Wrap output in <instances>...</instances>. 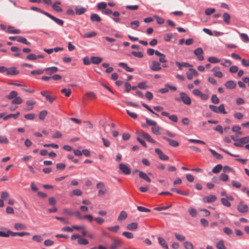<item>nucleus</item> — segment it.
<instances>
[{"mask_svg": "<svg viewBox=\"0 0 249 249\" xmlns=\"http://www.w3.org/2000/svg\"><path fill=\"white\" fill-rule=\"evenodd\" d=\"M9 143V140L4 136H0V143L1 144H8Z\"/></svg>", "mask_w": 249, "mask_h": 249, "instance_id": "obj_45", "label": "nucleus"}, {"mask_svg": "<svg viewBox=\"0 0 249 249\" xmlns=\"http://www.w3.org/2000/svg\"><path fill=\"white\" fill-rule=\"evenodd\" d=\"M36 115L34 113L27 114L24 115V118L27 120H32L35 118Z\"/></svg>", "mask_w": 249, "mask_h": 249, "instance_id": "obj_53", "label": "nucleus"}, {"mask_svg": "<svg viewBox=\"0 0 249 249\" xmlns=\"http://www.w3.org/2000/svg\"><path fill=\"white\" fill-rule=\"evenodd\" d=\"M130 25L132 29H135L137 27H138L139 26L140 23L139 21L135 20L131 22Z\"/></svg>", "mask_w": 249, "mask_h": 249, "instance_id": "obj_51", "label": "nucleus"}, {"mask_svg": "<svg viewBox=\"0 0 249 249\" xmlns=\"http://www.w3.org/2000/svg\"><path fill=\"white\" fill-rule=\"evenodd\" d=\"M119 66L120 67H123L126 70V71L128 72H132L134 71V69L133 68L129 67L126 63L124 62H121L119 63Z\"/></svg>", "mask_w": 249, "mask_h": 249, "instance_id": "obj_25", "label": "nucleus"}, {"mask_svg": "<svg viewBox=\"0 0 249 249\" xmlns=\"http://www.w3.org/2000/svg\"><path fill=\"white\" fill-rule=\"evenodd\" d=\"M131 54L134 56L139 58H142L143 56V54L141 52L132 51L131 52Z\"/></svg>", "mask_w": 249, "mask_h": 249, "instance_id": "obj_49", "label": "nucleus"}, {"mask_svg": "<svg viewBox=\"0 0 249 249\" xmlns=\"http://www.w3.org/2000/svg\"><path fill=\"white\" fill-rule=\"evenodd\" d=\"M229 177L228 176L224 173H222L220 175V179L223 181H226L228 180Z\"/></svg>", "mask_w": 249, "mask_h": 249, "instance_id": "obj_61", "label": "nucleus"}, {"mask_svg": "<svg viewBox=\"0 0 249 249\" xmlns=\"http://www.w3.org/2000/svg\"><path fill=\"white\" fill-rule=\"evenodd\" d=\"M44 71L46 72L48 75H52V74L58 71V68L56 67H52L46 68Z\"/></svg>", "mask_w": 249, "mask_h": 249, "instance_id": "obj_10", "label": "nucleus"}, {"mask_svg": "<svg viewBox=\"0 0 249 249\" xmlns=\"http://www.w3.org/2000/svg\"><path fill=\"white\" fill-rule=\"evenodd\" d=\"M30 235V233L29 232H27L23 231V232H13L10 231V235H11L12 236H19L20 237H22L23 236H25V235L28 236Z\"/></svg>", "mask_w": 249, "mask_h": 249, "instance_id": "obj_16", "label": "nucleus"}, {"mask_svg": "<svg viewBox=\"0 0 249 249\" xmlns=\"http://www.w3.org/2000/svg\"><path fill=\"white\" fill-rule=\"evenodd\" d=\"M163 139L167 141L168 142L169 144L172 146L177 147L179 145V143L177 141L172 140L166 137H163Z\"/></svg>", "mask_w": 249, "mask_h": 249, "instance_id": "obj_13", "label": "nucleus"}, {"mask_svg": "<svg viewBox=\"0 0 249 249\" xmlns=\"http://www.w3.org/2000/svg\"><path fill=\"white\" fill-rule=\"evenodd\" d=\"M127 217V213L125 211H123L120 213L118 217V220L121 221L123 220L126 219Z\"/></svg>", "mask_w": 249, "mask_h": 249, "instance_id": "obj_29", "label": "nucleus"}, {"mask_svg": "<svg viewBox=\"0 0 249 249\" xmlns=\"http://www.w3.org/2000/svg\"><path fill=\"white\" fill-rule=\"evenodd\" d=\"M160 127L157 124L153 126L151 128L152 132L156 135H160L161 133Z\"/></svg>", "mask_w": 249, "mask_h": 249, "instance_id": "obj_22", "label": "nucleus"}, {"mask_svg": "<svg viewBox=\"0 0 249 249\" xmlns=\"http://www.w3.org/2000/svg\"><path fill=\"white\" fill-rule=\"evenodd\" d=\"M224 21L227 24L230 23L231 16L228 13H224L223 15Z\"/></svg>", "mask_w": 249, "mask_h": 249, "instance_id": "obj_27", "label": "nucleus"}, {"mask_svg": "<svg viewBox=\"0 0 249 249\" xmlns=\"http://www.w3.org/2000/svg\"><path fill=\"white\" fill-rule=\"evenodd\" d=\"M60 4H61L60 1H56L53 4L52 8L54 11H55L56 12H61L63 11V10L60 7H59L58 6V5H60Z\"/></svg>", "mask_w": 249, "mask_h": 249, "instance_id": "obj_18", "label": "nucleus"}, {"mask_svg": "<svg viewBox=\"0 0 249 249\" xmlns=\"http://www.w3.org/2000/svg\"><path fill=\"white\" fill-rule=\"evenodd\" d=\"M137 87L141 89H146L149 87L148 83L147 81L139 83L138 84Z\"/></svg>", "mask_w": 249, "mask_h": 249, "instance_id": "obj_21", "label": "nucleus"}, {"mask_svg": "<svg viewBox=\"0 0 249 249\" xmlns=\"http://www.w3.org/2000/svg\"><path fill=\"white\" fill-rule=\"evenodd\" d=\"M184 247L186 249H193L194 247L193 244L189 241H186L183 244Z\"/></svg>", "mask_w": 249, "mask_h": 249, "instance_id": "obj_44", "label": "nucleus"}, {"mask_svg": "<svg viewBox=\"0 0 249 249\" xmlns=\"http://www.w3.org/2000/svg\"><path fill=\"white\" fill-rule=\"evenodd\" d=\"M66 167V165L64 163H59L56 165V168L58 170H63Z\"/></svg>", "mask_w": 249, "mask_h": 249, "instance_id": "obj_63", "label": "nucleus"}, {"mask_svg": "<svg viewBox=\"0 0 249 249\" xmlns=\"http://www.w3.org/2000/svg\"><path fill=\"white\" fill-rule=\"evenodd\" d=\"M22 103V100L19 97H16L12 101V104L19 105Z\"/></svg>", "mask_w": 249, "mask_h": 249, "instance_id": "obj_37", "label": "nucleus"}, {"mask_svg": "<svg viewBox=\"0 0 249 249\" xmlns=\"http://www.w3.org/2000/svg\"><path fill=\"white\" fill-rule=\"evenodd\" d=\"M219 68L218 67H215L212 71L213 72V75L218 78H222L223 77V73L221 71H218Z\"/></svg>", "mask_w": 249, "mask_h": 249, "instance_id": "obj_12", "label": "nucleus"}, {"mask_svg": "<svg viewBox=\"0 0 249 249\" xmlns=\"http://www.w3.org/2000/svg\"><path fill=\"white\" fill-rule=\"evenodd\" d=\"M208 61L211 63H216L220 62V60L215 57H210Z\"/></svg>", "mask_w": 249, "mask_h": 249, "instance_id": "obj_58", "label": "nucleus"}, {"mask_svg": "<svg viewBox=\"0 0 249 249\" xmlns=\"http://www.w3.org/2000/svg\"><path fill=\"white\" fill-rule=\"evenodd\" d=\"M138 228V224L136 222H132L130 224H128L126 226V229L130 231H134L137 229Z\"/></svg>", "mask_w": 249, "mask_h": 249, "instance_id": "obj_23", "label": "nucleus"}, {"mask_svg": "<svg viewBox=\"0 0 249 249\" xmlns=\"http://www.w3.org/2000/svg\"><path fill=\"white\" fill-rule=\"evenodd\" d=\"M158 240H159V242L160 244L161 245V246L163 248H164L165 249H168V246L167 244H166V241L164 240V239H163L162 237H159Z\"/></svg>", "mask_w": 249, "mask_h": 249, "instance_id": "obj_24", "label": "nucleus"}, {"mask_svg": "<svg viewBox=\"0 0 249 249\" xmlns=\"http://www.w3.org/2000/svg\"><path fill=\"white\" fill-rule=\"evenodd\" d=\"M0 73H6L7 75H16L19 73V71L15 67L7 68L4 66H0Z\"/></svg>", "mask_w": 249, "mask_h": 249, "instance_id": "obj_1", "label": "nucleus"}, {"mask_svg": "<svg viewBox=\"0 0 249 249\" xmlns=\"http://www.w3.org/2000/svg\"><path fill=\"white\" fill-rule=\"evenodd\" d=\"M194 53L196 56H197L199 55L202 54L203 53V51L201 48L199 47L194 50Z\"/></svg>", "mask_w": 249, "mask_h": 249, "instance_id": "obj_47", "label": "nucleus"}, {"mask_svg": "<svg viewBox=\"0 0 249 249\" xmlns=\"http://www.w3.org/2000/svg\"><path fill=\"white\" fill-rule=\"evenodd\" d=\"M238 141H240L241 143H242L243 144V145L244 144L247 143L249 142V136H247L245 137L239 138L238 140Z\"/></svg>", "mask_w": 249, "mask_h": 249, "instance_id": "obj_46", "label": "nucleus"}, {"mask_svg": "<svg viewBox=\"0 0 249 249\" xmlns=\"http://www.w3.org/2000/svg\"><path fill=\"white\" fill-rule=\"evenodd\" d=\"M217 113H223V114H226L227 112L225 110V107L224 104H221L217 108Z\"/></svg>", "mask_w": 249, "mask_h": 249, "instance_id": "obj_39", "label": "nucleus"}, {"mask_svg": "<svg viewBox=\"0 0 249 249\" xmlns=\"http://www.w3.org/2000/svg\"><path fill=\"white\" fill-rule=\"evenodd\" d=\"M216 248L218 249H226V248L224 244V241L222 240H220L216 244Z\"/></svg>", "mask_w": 249, "mask_h": 249, "instance_id": "obj_38", "label": "nucleus"}, {"mask_svg": "<svg viewBox=\"0 0 249 249\" xmlns=\"http://www.w3.org/2000/svg\"><path fill=\"white\" fill-rule=\"evenodd\" d=\"M48 114V111L46 110H43L40 111L39 113V118L41 120H44L45 117Z\"/></svg>", "mask_w": 249, "mask_h": 249, "instance_id": "obj_36", "label": "nucleus"}, {"mask_svg": "<svg viewBox=\"0 0 249 249\" xmlns=\"http://www.w3.org/2000/svg\"><path fill=\"white\" fill-rule=\"evenodd\" d=\"M240 36L242 40L245 42H249V37L248 36V35L244 33H241L240 34Z\"/></svg>", "mask_w": 249, "mask_h": 249, "instance_id": "obj_55", "label": "nucleus"}, {"mask_svg": "<svg viewBox=\"0 0 249 249\" xmlns=\"http://www.w3.org/2000/svg\"><path fill=\"white\" fill-rule=\"evenodd\" d=\"M189 213L192 217H195L197 214L196 211L193 208H190L189 209Z\"/></svg>", "mask_w": 249, "mask_h": 249, "instance_id": "obj_60", "label": "nucleus"}, {"mask_svg": "<svg viewBox=\"0 0 249 249\" xmlns=\"http://www.w3.org/2000/svg\"><path fill=\"white\" fill-rule=\"evenodd\" d=\"M139 176L140 178L145 180L148 182H150L151 181V179L149 178L148 175L142 171L139 172Z\"/></svg>", "mask_w": 249, "mask_h": 249, "instance_id": "obj_15", "label": "nucleus"}, {"mask_svg": "<svg viewBox=\"0 0 249 249\" xmlns=\"http://www.w3.org/2000/svg\"><path fill=\"white\" fill-rule=\"evenodd\" d=\"M119 169L124 175H128L131 173L130 168L124 163L119 164Z\"/></svg>", "mask_w": 249, "mask_h": 249, "instance_id": "obj_6", "label": "nucleus"}, {"mask_svg": "<svg viewBox=\"0 0 249 249\" xmlns=\"http://www.w3.org/2000/svg\"><path fill=\"white\" fill-rule=\"evenodd\" d=\"M90 60L91 63L94 64H99L102 61L103 59L98 56H92L90 58Z\"/></svg>", "mask_w": 249, "mask_h": 249, "instance_id": "obj_19", "label": "nucleus"}, {"mask_svg": "<svg viewBox=\"0 0 249 249\" xmlns=\"http://www.w3.org/2000/svg\"><path fill=\"white\" fill-rule=\"evenodd\" d=\"M224 86L228 89H233L236 88V84L233 81L230 80L225 82Z\"/></svg>", "mask_w": 249, "mask_h": 249, "instance_id": "obj_9", "label": "nucleus"}, {"mask_svg": "<svg viewBox=\"0 0 249 249\" xmlns=\"http://www.w3.org/2000/svg\"><path fill=\"white\" fill-rule=\"evenodd\" d=\"M137 210L141 212H148V213H149V212H151L150 209H147L145 207H142V206H137Z\"/></svg>", "mask_w": 249, "mask_h": 249, "instance_id": "obj_54", "label": "nucleus"}, {"mask_svg": "<svg viewBox=\"0 0 249 249\" xmlns=\"http://www.w3.org/2000/svg\"><path fill=\"white\" fill-rule=\"evenodd\" d=\"M155 153L158 155L159 158L162 160H167L169 159V157L164 154L160 149L159 148L155 149Z\"/></svg>", "mask_w": 249, "mask_h": 249, "instance_id": "obj_8", "label": "nucleus"}, {"mask_svg": "<svg viewBox=\"0 0 249 249\" xmlns=\"http://www.w3.org/2000/svg\"><path fill=\"white\" fill-rule=\"evenodd\" d=\"M237 210L241 213H245L249 211V207L244 204L243 201H240L237 206Z\"/></svg>", "mask_w": 249, "mask_h": 249, "instance_id": "obj_4", "label": "nucleus"}, {"mask_svg": "<svg viewBox=\"0 0 249 249\" xmlns=\"http://www.w3.org/2000/svg\"><path fill=\"white\" fill-rule=\"evenodd\" d=\"M75 13L78 15H80L83 14L86 11V9L84 7H76L75 9Z\"/></svg>", "mask_w": 249, "mask_h": 249, "instance_id": "obj_32", "label": "nucleus"}, {"mask_svg": "<svg viewBox=\"0 0 249 249\" xmlns=\"http://www.w3.org/2000/svg\"><path fill=\"white\" fill-rule=\"evenodd\" d=\"M122 244V242L119 240H114L113 241L112 243L110 245L109 247L110 249H116L118 247H119Z\"/></svg>", "mask_w": 249, "mask_h": 249, "instance_id": "obj_14", "label": "nucleus"}, {"mask_svg": "<svg viewBox=\"0 0 249 249\" xmlns=\"http://www.w3.org/2000/svg\"><path fill=\"white\" fill-rule=\"evenodd\" d=\"M181 100L183 103L186 105H190L191 104V98L188 96V95L183 92H181L179 93Z\"/></svg>", "mask_w": 249, "mask_h": 249, "instance_id": "obj_3", "label": "nucleus"}, {"mask_svg": "<svg viewBox=\"0 0 249 249\" xmlns=\"http://www.w3.org/2000/svg\"><path fill=\"white\" fill-rule=\"evenodd\" d=\"M221 201L223 205L228 207L231 206V203L226 198H222Z\"/></svg>", "mask_w": 249, "mask_h": 249, "instance_id": "obj_57", "label": "nucleus"}, {"mask_svg": "<svg viewBox=\"0 0 249 249\" xmlns=\"http://www.w3.org/2000/svg\"><path fill=\"white\" fill-rule=\"evenodd\" d=\"M150 69L154 71H159L161 69L160 63L156 61H153L152 65L150 67Z\"/></svg>", "mask_w": 249, "mask_h": 249, "instance_id": "obj_7", "label": "nucleus"}, {"mask_svg": "<svg viewBox=\"0 0 249 249\" xmlns=\"http://www.w3.org/2000/svg\"><path fill=\"white\" fill-rule=\"evenodd\" d=\"M18 95V92L16 91H12L8 95L6 96V98L9 100L14 99Z\"/></svg>", "mask_w": 249, "mask_h": 249, "instance_id": "obj_35", "label": "nucleus"}, {"mask_svg": "<svg viewBox=\"0 0 249 249\" xmlns=\"http://www.w3.org/2000/svg\"><path fill=\"white\" fill-rule=\"evenodd\" d=\"M175 235L176 239L180 241H183L185 240V237L179 233L176 232L175 233Z\"/></svg>", "mask_w": 249, "mask_h": 249, "instance_id": "obj_48", "label": "nucleus"}, {"mask_svg": "<svg viewBox=\"0 0 249 249\" xmlns=\"http://www.w3.org/2000/svg\"><path fill=\"white\" fill-rule=\"evenodd\" d=\"M211 101L213 104H217L219 102V100L215 94H213L212 96Z\"/></svg>", "mask_w": 249, "mask_h": 249, "instance_id": "obj_56", "label": "nucleus"}, {"mask_svg": "<svg viewBox=\"0 0 249 249\" xmlns=\"http://www.w3.org/2000/svg\"><path fill=\"white\" fill-rule=\"evenodd\" d=\"M216 200V197L215 196L211 195L205 196L203 198V201L207 203H211L215 201Z\"/></svg>", "mask_w": 249, "mask_h": 249, "instance_id": "obj_11", "label": "nucleus"}, {"mask_svg": "<svg viewBox=\"0 0 249 249\" xmlns=\"http://www.w3.org/2000/svg\"><path fill=\"white\" fill-rule=\"evenodd\" d=\"M62 93L65 94L66 97H69L71 94V89H63L61 90Z\"/></svg>", "mask_w": 249, "mask_h": 249, "instance_id": "obj_43", "label": "nucleus"}, {"mask_svg": "<svg viewBox=\"0 0 249 249\" xmlns=\"http://www.w3.org/2000/svg\"><path fill=\"white\" fill-rule=\"evenodd\" d=\"M122 235L128 239H132L134 237V235L132 233L128 232V231H124L122 233Z\"/></svg>", "mask_w": 249, "mask_h": 249, "instance_id": "obj_41", "label": "nucleus"}, {"mask_svg": "<svg viewBox=\"0 0 249 249\" xmlns=\"http://www.w3.org/2000/svg\"><path fill=\"white\" fill-rule=\"evenodd\" d=\"M78 243L79 245H87L89 244V242L87 239L82 238L80 236L78 240Z\"/></svg>", "mask_w": 249, "mask_h": 249, "instance_id": "obj_42", "label": "nucleus"}, {"mask_svg": "<svg viewBox=\"0 0 249 249\" xmlns=\"http://www.w3.org/2000/svg\"><path fill=\"white\" fill-rule=\"evenodd\" d=\"M19 115V112H17L15 114H10L7 115V116L3 117L4 120H7V119L11 118H14L15 119H17V118Z\"/></svg>", "mask_w": 249, "mask_h": 249, "instance_id": "obj_31", "label": "nucleus"}, {"mask_svg": "<svg viewBox=\"0 0 249 249\" xmlns=\"http://www.w3.org/2000/svg\"><path fill=\"white\" fill-rule=\"evenodd\" d=\"M223 166L221 164H217L215 167H214L212 169L213 173L214 174H217L219 173L222 170Z\"/></svg>", "mask_w": 249, "mask_h": 249, "instance_id": "obj_34", "label": "nucleus"}, {"mask_svg": "<svg viewBox=\"0 0 249 249\" xmlns=\"http://www.w3.org/2000/svg\"><path fill=\"white\" fill-rule=\"evenodd\" d=\"M32 239L37 242H40L42 241L43 238L40 235H34L33 236Z\"/></svg>", "mask_w": 249, "mask_h": 249, "instance_id": "obj_64", "label": "nucleus"}, {"mask_svg": "<svg viewBox=\"0 0 249 249\" xmlns=\"http://www.w3.org/2000/svg\"><path fill=\"white\" fill-rule=\"evenodd\" d=\"M141 133V131H137L136 132V135H137V140L144 147H147V145L145 142V141L142 139L143 138H142V136H140V134Z\"/></svg>", "mask_w": 249, "mask_h": 249, "instance_id": "obj_17", "label": "nucleus"}, {"mask_svg": "<svg viewBox=\"0 0 249 249\" xmlns=\"http://www.w3.org/2000/svg\"><path fill=\"white\" fill-rule=\"evenodd\" d=\"M96 33L95 32L92 31L88 33H86L84 35L85 37L90 38L95 36Z\"/></svg>", "mask_w": 249, "mask_h": 249, "instance_id": "obj_59", "label": "nucleus"}, {"mask_svg": "<svg viewBox=\"0 0 249 249\" xmlns=\"http://www.w3.org/2000/svg\"><path fill=\"white\" fill-rule=\"evenodd\" d=\"M145 121L147 124L149 126H155L157 124V123L154 121L150 120L148 118L145 119Z\"/></svg>", "mask_w": 249, "mask_h": 249, "instance_id": "obj_62", "label": "nucleus"}, {"mask_svg": "<svg viewBox=\"0 0 249 249\" xmlns=\"http://www.w3.org/2000/svg\"><path fill=\"white\" fill-rule=\"evenodd\" d=\"M107 229L112 232H117L119 229V226L117 225L114 227H108L107 228Z\"/></svg>", "mask_w": 249, "mask_h": 249, "instance_id": "obj_50", "label": "nucleus"}, {"mask_svg": "<svg viewBox=\"0 0 249 249\" xmlns=\"http://www.w3.org/2000/svg\"><path fill=\"white\" fill-rule=\"evenodd\" d=\"M240 129L241 127L238 125L233 126L231 128V130L233 132H235L237 134L240 135L242 134V132L240 131Z\"/></svg>", "mask_w": 249, "mask_h": 249, "instance_id": "obj_33", "label": "nucleus"}, {"mask_svg": "<svg viewBox=\"0 0 249 249\" xmlns=\"http://www.w3.org/2000/svg\"><path fill=\"white\" fill-rule=\"evenodd\" d=\"M14 228L17 230H22L26 229V227L22 223H16L14 225Z\"/></svg>", "mask_w": 249, "mask_h": 249, "instance_id": "obj_28", "label": "nucleus"}, {"mask_svg": "<svg viewBox=\"0 0 249 249\" xmlns=\"http://www.w3.org/2000/svg\"><path fill=\"white\" fill-rule=\"evenodd\" d=\"M9 39L11 40H17L18 42L24 44L30 45V42L28 41L25 37L21 36H10Z\"/></svg>", "mask_w": 249, "mask_h": 249, "instance_id": "obj_2", "label": "nucleus"}, {"mask_svg": "<svg viewBox=\"0 0 249 249\" xmlns=\"http://www.w3.org/2000/svg\"><path fill=\"white\" fill-rule=\"evenodd\" d=\"M209 150L211 152L212 154L217 159L221 160L223 158V156L217 153L214 150L209 148Z\"/></svg>", "mask_w": 249, "mask_h": 249, "instance_id": "obj_30", "label": "nucleus"}, {"mask_svg": "<svg viewBox=\"0 0 249 249\" xmlns=\"http://www.w3.org/2000/svg\"><path fill=\"white\" fill-rule=\"evenodd\" d=\"M215 10L213 8H207L205 10V13L206 15L209 16L215 12Z\"/></svg>", "mask_w": 249, "mask_h": 249, "instance_id": "obj_52", "label": "nucleus"}, {"mask_svg": "<svg viewBox=\"0 0 249 249\" xmlns=\"http://www.w3.org/2000/svg\"><path fill=\"white\" fill-rule=\"evenodd\" d=\"M4 231H0V237H8L10 235V231L6 228H2Z\"/></svg>", "mask_w": 249, "mask_h": 249, "instance_id": "obj_20", "label": "nucleus"}, {"mask_svg": "<svg viewBox=\"0 0 249 249\" xmlns=\"http://www.w3.org/2000/svg\"><path fill=\"white\" fill-rule=\"evenodd\" d=\"M82 194V191L80 189H75L72 191L71 196H80Z\"/></svg>", "mask_w": 249, "mask_h": 249, "instance_id": "obj_40", "label": "nucleus"}, {"mask_svg": "<svg viewBox=\"0 0 249 249\" xmlns=\"http://www.w3.org/2000/svg\"><path fill=\"white\" fill-rule=\"evenodd\" d=\"M140 136H142V138L145 139L148 142H151L152 143H156V141L154 139H153L148 133L145 132L143 130L141 131Z\"/></svg>", "mask_w": 249, "mask_h": 249, "instance_id": "obj_5", "label": "nucleus"}, {"mask_svg": "<svg viewBox=\"0 0 249 249\" xmlns=\"http://www.w3.org/2000/svg\"><path fill=\"white\" fill-rule=\"evenodd\" d=\"M90 20L93 22H100L101 18L96 14H92L90 16Z\"/></svg>", "mask_w": 249, "mask_h": 249, "instance_id": "obj_26", "label": "nucleus"}]
</instances>
